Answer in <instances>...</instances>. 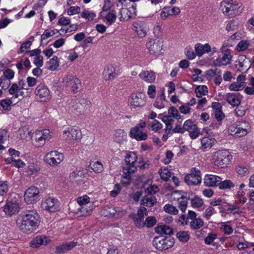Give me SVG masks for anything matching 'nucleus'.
<instances>
[{
    "mask_svg": "<svg viewBox=\"0 0 254 254\" xmlns=\"http://www.w3.org/2000/svg\"><path fill=\"white\" fill-rule=\"evenodd\" d=\"M183 128L184 131L189 132L190 136L191 139L196 138L200 134L197 126L191 120H188L184 123Z\"/></svg>",
    "mask_w": 254,
    "mask_h": 254,
    "instance_id": "f3484780",
    "label": "nucleus"
},
{
    "mask_svg": "<svg viewBox=\"0 0 254 254\" xmlns=\"http://www.w3.org/2000/svg\"><path fill=\"white\" fill-rule=\"evenodd\" d=\"M104 75L108 79L114 78L116 75L115 68L112 65L107 66L104 71Z\"/></svg>",
    "mask_w": 254,
    "mask_h": 254,
    "instance_id": "2f4dec72",
    "label": "nucleus"
},
{
    "mask_svg": "<svg viewBox=\"0 0 254 254\" xmlns=\"http://www.w3.org/2000/svg\"><path fill=\"white\" fill-rule=\"evenodd\" d=\"M147 209L144 207H140L137 211V213L130 215L133 221L134 224L138 228H141L144 226V218L147 215Z\"/></svg>",
    "mask_w": 254,
    "mask_h": 254,
    "instance_id": "4468645a",
    "label": "nucleus"
},
{
    "mask_svg": "<svg viewBox=\"0 0 254 254\" xmlns=\"http://www.w3.org/2000/svg\"><path fill=\"white\" fill-rule=\"evenodd\" d=\"M232 156L226 149L219 150L213 153L212 160L215 166L224 168L230 164Z\"/></svg>",
    "mask_w": 254,
    "mask_h": 254,
    "instance_id": "f03ea898",
    "label": "nucleus"
},
{
    "mask_svg": "<svg viewBox=\"0 0 254 254\" xmlns=\"http://www.w3.org/2000/svg\"><path fill=\"white\" fill-rule=\"evenodd\" d=\"M159 173L162 180L168 181L171 179L173 173L171 172L167 168H164L159 170Z\"/></svg>",
    "mask_w": 254,
    "mask_h": 254,
    "instance_id": "e433bc0d",
    "label": "nucleus"
},
{
    "mask_svg": "<svg viewBox=\"0 0 254 254\" xmlns=\"http://www.w3.org/2000/svg\"><path fill=\"white\" fill-rule=\"evenodd\" d=\"M115 141L118 143H122L125 141L127 137V134L122 129H118L115 133Z\"/></svg>",
    "mask_w": 254,
    "mask_h": 254,
    "instance_id": "72a5a7b5",
    "label": "nucleus"
},
{
    "mask_svg": "<svg viewBox=\"0 0 254 254\" xmlns=\"http://www.w3.org/2000/svg\"><path fill=\"white\" fill-rule=\"evenodd\" d=\"M14 75V72L10 68H7L4 71L3 76L7 79L10 80L12 79Z\"/></svg>",
    "mask_w": 254,
    "mask_h": 254,
    "instance_id": "5fc2aeb1",
    "label": "nucleus"
},
{
    "mask_svg": "<svg viewBox=\"0 0 254 254\" xmlns=\"http://www.w3.org/2000/svg\"><path fill=\"white\" fill-rule=\"evenodd\" d=\"M89 166L96 173H100L103 170V165L99 161L91 162L90 163Z\"/></svg>",
    "mask_w": 254,
    "mask_h": 254,
    "instance_id": "ea45409f",
    "label": "nucleus"
},
{
    "mask_svg": "<svg viewBox=\"0 0 254 254\" xmlns=\"http://www.w3.org/2000/svg\"><path fill=\"white\" fill-rule=\"evenodd\" d=\"M245 87V82H234L229 86V89L233 91H240Z\"/></svg>",
    "mask_w": 254,
    "mask_h": 254,
    "instance_id": "c03bdc74",
    "label": "nucleus"
},
{
    "mask_svg": "<svg viewBox=\"0 0 254 254\" xmlns=\"http://www.w3.org/2000/svg\"><path fill=\"white\" fill-rule=\"evenodd\" d=\"M118 212L115 207L106 205L101 211L102 214L105 217H117L116 213Z\"/></svg>",
    "mask_w": 254,
    "mask_h": 254,
    "instance_id": "cd10ccee",
    "label": "nucleus"
},
{
    "mask_svg": "<svg viewBox=\"0 0 254 254\" xmlns=\"http://www.w3.org/2000/svg\"><path fill=\"white\" fill-rule=\"evenodd\" d=\"M179 110L181 112V113L186 115L187 114H189L190 113V108L187 104L181 106L179 108Z\"/></svg>",
    "mask_w": 254,
    "mask_h": 254,
    "instance_id": "69168bd1",
    "label": "nucleus"
},
{
    "mask_svg": "<svg viewBox=\"0 0 254 254\" xmlns=\"http://www.w3.org/2000/svg\"><path fill=\"white\" fill-rule=\"evenodd\" d=\"M203 224V220L200 218H197L191 220L190 222V227L192 230H196L201 228Z\"/></svg>",
    "mask_w": 254,
    "mask_h": 254,
    "instance_id": "58836bf2",
    "label": "nucleus"
},
{
    "mask_svg": "<svg viewBox=\"0 0 254 254\" xmlns=\"http://www.w3.org/2000/svg\"><path fill=\"white\" fill-rule=\"evenodd\" d=\"M138 160L137 154L134 152H128L127 153L125 160L126 165L123 168L124 174H126V178H129V174H133L137 169L136 162Z\"/></svg>",
    "mask_w": 254,
    "mask_h": 254,
    "instance_id": "20e7f679",
    "label": "nucleus"
},
{
    "mask_svg": "<svg viewBox=\"0 0 254 254\" xmlns=\"http://www.w3.org/2000/svg\"><path fill=\"white\" fill-rule=\"evenodd\" d=\"M39 219V215L36 211L26 210L18 216L16 223L23 232L30 233L38 227Z\"/></svg>",
    "mask_w": 254,
    "mask_h": 254,
    "instance_id": "f257e3e1",
    "label": "nucleus"
},
{
    "mask_svg": "<svg viewBox=\"0 0 254 254\" xmlns=\"http://www.w3.org/2000/svg\"><path fill=\"white\" fill-rule=\"evenodd\" d=\"M41 207L50 213L55 212L59 209V201L57 199L49 197L42 202Z\"/></svg>",
    "mask_w": 254,
    "mask_h": 254,
    "instance_id": "2eb2a0df",
    "label": "nucleus"
},
{
    "mask_svg": "<svg viewBox=\"0 0 254 254\" xmlns=\"http://www.w3.org/2000/svg\"><path fill=\"white\" fill-rule=\"evenodd\" d=\"M35 93L41 101H46L50 98V90L47 86L43 84H40L37 86Z\"/></svg>",
    "mask_w": 254,
    "mask_h": 254,
    "instance_id": "a211bd4d",
    "label": "nucleus"
},
{
    "mask_svg": "<svg viewBox=\"0 0 254 254\" xmlns=\"http://www.w3.org/2000/svg\"><path fill=\"white\" fill-rule=\"evenodd\" d=\"M8 190L7 182H0V195L6 194Z\"/></svg>",
    "mask_w": 254,
    "mask_h": 254,
    "instance_id": "603ef678",
    "label": "nucleus"
},
{
    "mask_svg": "<svg viewBox=\"0 0 254 254\" xmlns=\"http://www.w3.org/2000/svg\"><path fill=\"white\" fill-rule=\"evenodd\" d=\"M19 204L16 201H9L6 203L4 207V211L6 214L12 215L18 211Z\"/></svg>",
    "mask_w": 254,
    "mask_h": 254,
    "instance_id": "b1692460",
    "label": "nucleus"
},
{
    "mask_svg": "<svg viewBox=\"0 0 254 254\" xmlns=\"http://www.w3.org/2000/svg\"><path fill=\"white\" fill-rule=\"evenodd\" d=\"M217 235L215 233H210L205 239V243L207 245L211 244L212 242L216 239Z\"/></svg>",
    "mask_w": 254,
    "mask_h": 254,
    "instance_id": "4d7b16f0",
    "label": "nucleus"
},
{
    "mask_svg": "<svg viewBox=\"0 0 254 254\" xmlns=\"http://www.w3.org/2000/svg\"><path fill=\"white\" fill-rule=\"evenodd\" d=\"M84 173L81 170H75L72 172L69 176V179L71 181L80 183L83 181Z\"/></svg>",
    "mask_w": 254,
    "mask_h": 254,
    "instance_id": "c756f323",
    "label": "nucleus"
},
{
    "mask_svg": "<svg viewBox=\"0 0 254 254\" xmlns=\"http://www.w3.org/2000/svg\"><path fill=\"white\" fill-rule=\"evenodd\" d=\"M133 26L138 36L140 38L144 37L149 30L147 24L143 21H135L133 22Z\"/></svg>",
    "mask_w": 254,
    "mask_h": 254,
    "instance_id": "6ab92c4d",
    "label": "nucleus"
},
{
    "mask_svg": "<svg viewBox=\"0 0 254 254\" xmlns=\"http://www.w3.org/2000/svg\"><path fill=\"white\" fill-rule=\"evenodd\" d=\"M185 53L189 59L192 60L195 57V54L193 49L190 47L186 48Z\"/></svg>",
    "mask_w": 254,
    "mask_h": 254,
    "instance_id": "864d4df0",
    "label": "nucleus"
},
{
    "mask_svg": "<svg viewBox=\"0 0 254 254\" xmlns=\"http://www.w3.org/2000/svg\"><path fill=\"white\" fill-rule=\"evenodd\" d=\"M76 245V243L73 241L66 243L57 246L56 250V253L58 254L64 253L70 250L72 248L75 247Z\"/></svg>",
    "mask_w": 254,
    "mask_h": 254,
    "instance_id": "393cba45",
    "label": "nucleus"
},
{
    "mask_svg": "<svg viewBox=\"0 0 254 254\" xmlns=\"http://www.w3.org/2000/svg\"><path fill=\"white\" fill-rule=\"evenodd\" d=\"M164 211L172 215H176L178 213V210L172 204H167L164 207Z\"/></svg>",
    "mask_w": 254,
    "mask_h": 254,
    "instance_id": "37998d69",
    "label": "nucleus"
},
{
    "mask_svg": "<svg viewBox=\"0 0 254 254\" xmlns=\"http://www.w3.org/2000/svg\"><path fill=\"white\" fill-rule=\"evenodd\" d=\"M64 134H67V137L70 140H76L81 138V131L74 127H68L67 130H65Z\"/></svg>",
    "mask_w": 254,
    "mask_h": 254,
    "instance_id": "412c9836",
    "label": "nucleus"
},
{
    "mask_svg": "<svg viewBox=\"0 0 254 254\" xmlns=\"http://www.w3.org/2000/svg\"><path fill=\"white\" fill-rule=\"evenodd\" d=\"M90 198L87 195H83L82 196L78 197L77 198V201L79 205H86L89 202Z\"/></svg>",
    "mask_w": 254,
    "mask_h": 254,
    "instance_id": "3c124183",
    "label": "nucleus"
},
{
    "mask_svg": "<svg viewBox=\"0 0 254 254\" xmlns=\"http://www.w3.org/2000/svg\"><path fill=\"white\" fill-rule=\"evenodd\" d=\"M177 238L180 241L183 243L187 242L190 238V236L188 231H180L176 234Z\"/></svg>",
    "mask_w": 254,
    "mask_h": 254,
    "instance_id": "f704fd0d",
    "label": "nucleus"
},
{
    "mask_svg": "<svg viewBox=\"0 0 254 254\" xmlns=\"http://www.w3.org/2000/svg\"><path fill=\"white\" fill-rule=\"evenodd\" d=\"M235 2V0H223L221 2L220 9L226 14L233 15L238 7Z\"/></svg>",
    "mask_w": 254,
    "mask_h": 254,
    "instance_id": "ddd939ff",
    "label": "nucleus"
},
{
    "mask_svg": "<svg viewBox=\"0 0 254 254\" xmlns=\"http://www.w3.org/2000/svg\"><path fill=\"white\" fill-rule=\"evenodd\" d=\"M91 103L85 99L71 100L67 105L69 111L77 115H83L90 108Z\"/></svg>",
    "mask_w": 254,
    "mask_h": 254,
    "instance_id": "7ed1b4c3",
    "label": "nucleus"
},
{
    "mask_svg": "<svg viewBox=\"0 0 254 254\" xmlns=\"http://www.w3.org/2000/svg\"><path fill=\"white\" fill-rule=\"evenodd\" d=\"M215 141L216 140L213 138L203 137L201 140V147L203 149L211 148Z\"/></svg>",
    "mask_w": 254,
    "mask_h": 254,
    "instance_id": "473e14b6",
    "label": "nucleus"
},
{
    "mask_svg": "<svg viewBox=\"0 0 254 254\" xmlns=\"http://www.w3.org/2000/svg\"><path fill=\"white\" fill-rule=\"evenodd\" d=\"M140 78L145 81L150 83L153 82L155 80V73L152 71H142L139 74Z\"/></svg>",
    "mask_w": 254,
    "mask_h": 254,
    "instance_id": "bb28decb",
    "label": "nucleus"
},
{
    "mask_svg": "<svg viewBox=\"0 0 254 254\" xmlns=\"http://www.w3.org/2000/svg\"><path fill=\"white\" fill-rule=\"evenodd\" d=\"M196 94L205 95L208 93L207 88L205 85L197 86L195 89Z\"/></svg>",
    "mask_w": 254,
    "mask_h": 254,
    "instance_id": "8fccbe9b",
    "label": "nucleus"
},
{
    "mask_svg": "<svg viewBox=\"0 0 254 254\" xmlns=\"http://www.w3.org/2000/svg\"><path fill=\"white\" fill-rule=\"evenodd\" d=\"M155 232L159 234L171 235L173 233V229L169 226L162 225L155 228Z\"/></svg>",
    "mask_w": 254,
    "mask_h": 254,
    "instance_id": "c85d7f7f",
    "label": "nucleus"
},
{
    "mask_svg": "<svg viewBox=\"0 0 254 254\" xmlns=\"http://www.w3.org/2000/svg\"><path fill=\"white\" fill-rule=\"evenodd\" d=\"M151 129L155 132L162 127V125L156 120H154L150 126Z\"/></svg>",
    "mask_w": 254,
    "mask_h": 254,
    "instance_id": "bf43d9fd",
    "label": "nucleus"
},
{
    "mask_svg": "<svg viewBox=\"0 0 254 254\" xmlns=\"http://www.w3.org/2000/svg\"><path fill=\"white\" fill-rule=\"evenodd\" d=\"M64 83L66 87H69L73 93L79 92L81 88L80 80L74 76L67 75L64 80Z\"/></svg>",
    "mask_w": 254,
    "mask_h": 254,
    "instance_id": "9d476101",
    "label": "nucleus"
},
{
    "mask_svg": "<svg viewBox=\"0 0 254 254\" xmlns=\"http://www.w3.org/2000/svg\"><path fill=\"white\" fill-rule=\"evenodd\" d=\"M162 46V42L159 40L155 41L151 39L146 44L150 54L155 56L160 54Z\"/></svg>",
    "mask_w": 254,
    "mask_h": 254,
    "instance_id": "aec40b11",
    "label": "nucleus"
},
{
    "mask_svg": "<svg viewBox=\"0 0 254 254\" xmlns=\"http://www.w3.org/2000/svg\"><path fill=\"white\" fill-rule=\"evenodd\" d=\"M161 120L165 124L166 126L172 125L174 122V120L169 116H163Z\"/></svg>",
    "mask_w": 254,
    "mask_h": 254,
    "instance_id": "338daca9",
    "label": "nucleus"
},
{
    "mask_svg": "<svg viewBox=\"0 0 254 254\" xmlns=\"http://www.w3.org/2000/svg\"><path fill=\"white\" fill-rule=\"evenodd\" d=\"M146 126V123L141 120L134 127L130 130V136L137 141L145 140L147 138V134L142 131V129Z\"/></svg>",
    "mask_w": 254,
    "mask_h": 254,
    "instance_id": "423d86ee",
    "label": "nucleus"
},
{
    "mask_svg": "<svg viewBox=\"0 0 254 254\" xmlns=\"http://www.w3.org/2000/svg\"><path fill=\"white\" fill-rule=\"evenodd\" d=\"M80 7L78 6H70L67 11V13L69 15L77 14L80 13Z\"/></svg>",
    "mask_w": 254,
    "mask_h": 254,
    "instance_id": "13d9d810",
    "label": "nucleus"
},
{
    "mask_svg": "<svg viewBox=\"0 0 254 254\" xmlns=\"http://www.w3.org/2000/svg\"><path fill=\"white\" fill-rule=\"evenodd\" d=\"M249 46V43L245 41H240L237 46V49L238 51H243L246 50Z\"/></svg>",
    "mask_w": 254,
    "mask_h": 254,
    "instance_id": "6e6d98bb",
    "label": "nucleus"
},
{
    "mask_svg": "<svg viewBox=\"0 0 254 254\" xmlns=\"http://www.w3.org/2000/svg\"><path fill=\"white\" fill-rule=\"evenodd\" d=\"M92 208H88L87 205H79V207L78 208V211L76 213L78 214L79 216H86L90 214Z\"/></svg>",
    "mask_w": 254,
    "mask_h": 254,
    "instance_id": "c9c22d12",
    "label": "nucleus"
},
{
    "mask_svg": "<svg viewBox=\"0 0 254 254\" xmlns=\"http://www.w3.org/2000/svg\"><path fill=\"white\" fill-rule=\"evenodd\" d=\"M157 202L156 197L152 194L148 193L141 200V204L147 207H151Z\"/></svg>",
    "mask_w": 254,
    "mask_h": 254,
    "instance_id": "a878e982",
    "label": "nucleus"
},
{
    "mask_svg": "<svg viewBox=\"0 0 254 254\" xmlns=\"http://www.w3.org/2000/svg\"><path fill=\"white\" fill-rule=\"evenodd\" d=\"M39 190L38 188L31 186L28 188L24 193V200L28 204H33L38 201Z\"/></svg>",
    "mask_w": 254,
    "mask_h": 254,
    "instance_id": "9b49d317",
    "label": "nucleus"
},
{
    "mask_svg": "<svg viewBox=\"0 0 254 254\" xmlns=\"http://www.w3.org/2000/svg\"><path fill=\"white\" fill-rule=\"evenodd\" d=\"M12 102L11 99H5L2 100L0 101V105L2 108L7 111H9L11 110V105Z\"/></svg>",
    "mask_w": 254,
    "mask_h": 254,
    "instance_id": "a18cd8bd",
    "label": "nucleus"
},
{
    "mask_svg": "<svg viewBox=\"0 0 254 254\" xmlns=\"http://www.w3.org/2000/svg\"><path fill=\"white\" fill-rule=\"evenodd\" d=\"M156 222L157 221L155 217L149 216L144 221V226H146L148 228H150L154 226Z\"/></svg>",
    "mask_w": 254,
    "mask_h": 254,
    "instance_id": "09e8293b",
    "label": "nucleus"
},
{
    "mask_svg": "<svg viewBox=\"0 0 254 254\" xmlns=\"http://www.w3.org/2000/svg\"><path fill=\"white\" fill-rule=\"evenodd\" d=\"M214 116L216 119L218 121H221L225 118V115L222 112V109L215 111L214 112Z\"/></svg>",
    "mask_w": 254,
    "mask_h": 254,
    "instance_id": "680f3d73",
    "label": "nucleus"
},
{
    "mask_svg": "<svg viewBox=\"0 0 254 254\" xmlns=\"http://www.w3.org/2000/svg\"><path fill=\"white\" fill-rule=\"evenodd\" d=\"M169 9V7H165L163 8L160 13L161 18L166 19L169 15H171Z\"/></svg>",
    "mask_w": 254,
    "mask_h": 254,
    "instance_id": "0e129e2a",
    "label": "nucleus"
},
{
    "mask_svg": "<svg viewBox=\"0 0 254 254\" xmlns=\"http://www.w3.org/2000/svg\"><path fill=\"white\" fill-rule=\"evenodd\" d=\"M50 131L48 129L36 131L34 136L35 145L38 147L43 146L45 144L46 140L50 138Z\"/></svg>",
    "mask_w": 254,
    "mask_h": 254,
    "instance_id": "dca6fc26",
    "label": "nucleus"
},
{
    "mask_svg": "<svg viewBox=\"0 0 254 254\" xmlns=\"http://www.w3.org/2000/svg\"><path fill=\"white\" fill-rule=\"evenodd\" d=\"M226 97L227 102L232 106H238L240 104L241 101L236 94L228 93Z\"/></svg>",
    "mask_w": 254,
    "mask_h": 254,
    "instance_id": "7c9ffc66",
    "label": "nucleus"
},
{
    "mask_svg": "<svg viewBox=\"0 0 254 254\" xmlns=\"http://www.w3.org/2000/svg\"><path fill=\"white\" fill-rule=\"evenodd\" d=\"M128 102L131 108L142 107L146 104V96L142 92L133 93L128 99Z\"/></svg>",
    "mask_w": 254,
    "mask_h": 254,
    "instance_id": "1a4fd4ad",
    "label": "nucleus"
},
{
    "mask_svg": "<svg viewBox=\"0 0 254 254\" xmlns=\"http://www.w3.org/2000/svg\"><path fill=\"white\" fill-rule=\"evenodd\" d=\"M234 184L229 180H226L224 181H222V179L220 178V183H219L218 186L220 190L230 189L234 187Z\"/></svg>",
    "mask_w": 254,
    "mask_h": 254,
    "instance_id": "4c0bfd02",
    "label": "nucleus"
},
{
    "mask_svg": "<svg viewBox=\"0 0 254 254\" xmlns=\"http://www.w3.org/2000/svg\"><path fill=\"white\" fill-rule=\"evenodd\" d=\"M201 173L199 170L192 168L191 173L188 174L185 177V182L190 186L196 185L201 183Z\"/></svg>",
    "mask_w": 254,
    "mask_h": 254,
    "instance_id": "f8f14e48",
    "label": "nucleus"
},
{
    "mask_svg": "<svg viewBox=\"0 0 254 254\" xmlns=\"http://www.w3.org/2000/svg\"><path fill=\"white\" fill-rule=\"evenodd\" d=\"M49 65L48 68L51 70H56L59 66V59L57 56L54 57L48 62Z\"/></svg>",
    "mask_w": 254,
    "mask_h": 254,
    "instance_id": "a19ab883",
    "label": "nucleus"
},
{
    "mask_svg": "<svg viewBox=\"0 0 254 254\" xmlns=\"http://www.w3.org/2000/svg\"><path fill=\"white\" fill-rule=\"evenodd\" d=\"M236 170L237 173L241 176H245L248 172V169L247 167L242 166H238L236 167Z\"/></svg>",
    "mask_w": 254,
    "mask_h": 254,
    "instance_id": "052dcab7",
    "label": "nucleus"
},
{
    "mask_svg": "<svg viewBox=\"0 0 254 254\" xmlns=\"http://www.w3.org/2000/svg\"><path fill=\"white\" fill-rule=\"evenodd\" d=\"M64 158V155L62 153L55 150L47 153L44 157V160L50 165L54 166L60 164Z\"/></svg>",
    "mask_w": 254,
    "mask_h": 254,
    "instance_id": "6e6552de",
    "label": "nucleus"
},
{
    "mask_svg": "<svg viewBox=\"0 0 254 254\" xmlns=\"http://www.w3.org/2000/svg\"><path fill=\"white\" fill-rule=\"evenodd\" d=\"M50 240L43 235L37 236L30 242V246L33 248H37L43 245H47L49 243Z\"/></svg>",
    "mask_w": 254,
    "mask_h": 254,
    "instance_id": "4be33fe9",
    "label": "nucleus"
},
{
    "mask_svg": "<svg viewBox=\"0 0 254 254\" xmlns=\"http://www.w3.org/2000/svg\"><path fill=\"white\" fill-rule=\"evenodd\" d=\"M220 177L215 175H206L204 179V183L206 186L215 187L220 183Z\"/></svg>",
    "mask_w": 254,
    "mask_h": 254,
    "instance_id": "5701e85b",
    "label": "nucleus"
},
{
    "mask_svg": "<svg viewBox=\"0 0 254 254\" xmlns=\"http://www.w3.org/2000/svg\"><path fill=\"white\" fill-rule=\"evenodd\" d=\"M81 16L89 21H92L96 17L95 13L85 10L81 13Z\"/></svg>",
    "mask_w": 254,
    "mask_h": 254,
    "instance_id": "49530a36",
    "label": "nucleus"
},
{
    "mask_svg": "<svg viewBox=\"0 0 254 254\" xmlns=\"http://www.w3.org/2000/svg\"><path fill=\"white\" fill-rule=\"evenodd\" d=\"M214 212V208L210 206L205 210V211L203 214V216H204V217L206 218L207 220H208L209 219L210 217L212 214H213Z\"/></svg>",
    "mask_w": 254,
    "mask_h": 254,
    "instance_id": "e2e57ef3",
    "label": "nucleus"
},
{
    "mask_svg": "<svg viewBox=\"0 0 254 254\" xmlns=\"http://www.w3.org/2000/svg\"><path fill=\"white\" fill-rule=\"evenodd\" d=\"M238 124L231 125L229 127V131L231 135L237 137H242L246 135L249 129V124L246 121L238 122Z\"/></svg>",
    "mask_w": 254,
    "mask_h": 254,
    "instance_id": "0eeeda50",
    "label": "nucleus"
},
{
    "mask_svg": "<svg viewBox=\"0 0 254 254\" xmlns=\"http://www.w3.org/2000/svg\"><path fill=\"white\" fill-rule=\"evenodd\" d=\"M191 204L194 208L200 207L203 204V200L198 196L195 195L191 199Z\"/></svg>",
    "mask_w": 254,
    "mask_h": 254,
    "instance_id": "79ce46f5",
    "label": "nucleus"
},
{
    "mask_svg": "<svg viewBox=\"0 0 254 254\" xmlns=\"http://www.w3.org/2000/svg\"><path fill=\"white\" fill-rule=\"evenodd\" d=\"M121 187L119 184H116L114 186V189L110 192V195L112 197L116 196L120 192Z\"/></svg>",
    "mask_w": 254,
    "mask_h": 254,
    "instance_id": "774afa93",
    "label": "nucleus"
},
{
    "mask_svg": "<svg viewBox=\"0 0 254 254\" xmlns=\"http://www.w3.org/2000/svg\"><path fill=\"white\" fill-rule=\"evenodd\" d=\"M174 243L175 240L172 237L163 236L155 237L153 242L154 246L160 251L166 250L171 248Z\"/></svg>",
    "mask_w": 254,
    "mask_h": 254,
    "instance_id": "39448f33",
    "label": "nucleus"
},
{
    "mask_svg": "<svg viewBox=\"0 0 254 254\" xmlns=\"http://www.w3.org/2000/svg\"><path fill=\"white\" fill-rule=\"evenodd\" d=\"M232 56L230 55V51L228 49H227L222 57L221 58L222 61L223 62V64L224 65H226L227 64H229L230 63V61L231 60Z\"/></svg>",
    "mask_w": 254,
    "mask_h": 254,
    "instance_id": "de8ad7c7",
    "label": "nucleus"
}]
</instances>
